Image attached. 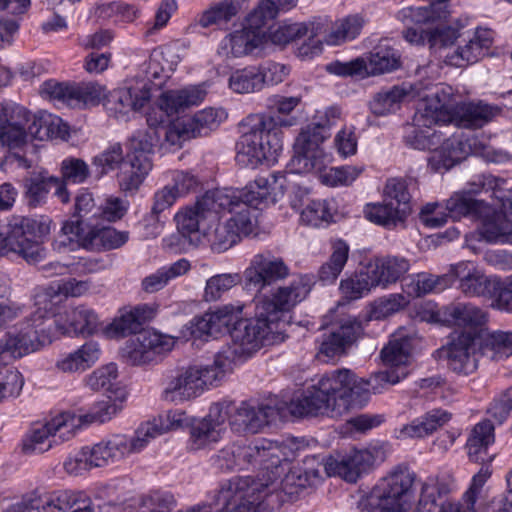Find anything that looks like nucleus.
<instances>
[{
    "label": "nucleus",
    "instance_id": "obj_1",
    "mask_svg": "<svg viewBox=\"0 0 512 512\" xmlns=\"http://www.w3.org/2000/svg\"><path fill=\"white\" fill-rule=\"evenodd\" d=\"M409 371L374 373L369 379L360 378L349 369H339L322 375L315 383L295 396L289 412L295 416H328L337 418L351 408L364 406L371 393L383 392L407 377Z\"/></svg>",
    "mask_w": 512,
    "mask_h": 512
},
{
    "label": "nucleus",
    "instance_id": "obj_2",
    "mask_svg": "<svg viewBox=\"0 0 512 512\" xmlns=\"http://www.w3.org/2000/svg\"><path fill=\"white\" fill-rule=\"evenodd\" d=\"M287 176L281 172L258 176L248 183L239 196L226 190L206 192L192 204L181 208L174 216L176 224L220 222L225 215L226 224H252L260 205L281 199L287 187Z\"/></svg>",
    "mask_w": 512,
    "mask_h": 512
},
{
    "label": "nucleus",
    "instance_id": "obj_3",
    "mask_svg": "<svg viewBox=\"0 0 512 512\" xmlns=\"http://www.w3.org/2000/svg\"><path fill=\"white\" fill-rule=\"evenodd\" d=\"M312 288L311 278L299 275L289 285L257 298L255 317L242 320L231 331L232 348L239 357H250L263 346L284 340L281 324L296 305L306 299Z\"/></svg>",
    "mask_w": 512,
    "mask_h": 512
},
{
    "label": "nucleus",
    "instance_id": "obj_4",
    "mask_svg": "<svg viewBox=\"0 0 512 512\" xmlns=\"http://www.w3.org/2000/svg\"><path fill=\"white\" fill-rule=\"evenodd\" d=\"M294 125V118L259 114L246 117L241 123L242 135L236 145L237 163L250 168L274 164L283 150L282 128Z\"/></svg>",
    "mask_w": 512,
    "mask_h": 512
},
{
    "label": "nucleus",
    "instance_id": "obj_5",
    "mask_svg": "<svg viewBox=\"0 0 512 512\" xmlns=\"http://www.w3.org/2000/svg\"><path fill=\"white\" fill-rule=\"evenodd\" d=\"M487 203L483 200L473 199L464 193H454L445 201L443 206L439 202H429L419 211V220L423 224H445L448 221L459 222L464 217L472 221H481L483 224H497L506 221L512 224V202L500 201Z\"/></svg>",
    "mask_w": 512,
    "mask_h": 512
},
{
    "label": "nucleus",
    "instance_id": "obj_6",
    "mask_svg": "<svg viewBox=\"0 0 512 512\" xmlns=\"http://www.w3.org/2000/svg\"><path fill=\"white\" fill-rule=\"evenodd\" d=\"M282 11L274 0H260L247 15L243 28L224 37L218 54L226 58H240L265 49L268 39L263 28Z\"/></svg>",
    "mask_w": 512,
    "mask_h": 512
},
{
    "label": "nucleus",
    "instance_id": "obj_7",
    "mask_svg": "<svg viewBox=\"0 0 512 512\" xmlns=\"http://www.w3.org/2000/svg\"><path fill=\"white\" fill-rule=\"evenodd\" d=\"M342 117L340 108L331 106L318 110L314 122L301 130L294 143L291 166L296 171L320 170L327 161L321 144L328 137L325 130L336 125Z\"/></svg>",
    "mask_w": 512,
    "mask_h": 512
},
{
    "label": "nucleus",
    "instance_id": "obj_8",
    "mask_svg": "<svg viewBox=\"0 0 512 512\" xmlns=\"http://www.w3.org/2000/svg\"><path fill=\"white\" fill-rule=\"evenodd\" d=\"M448 88H432L420 100L412 124L407 125L404 134L405 143L413 149L426 150L437 146L442 134L434 129L437 124H444L440 108L449 99Z\"/></svg>",
    "mask_w": 512,
    "mask_h": 512
},
{
    "label": "nucleus",
    "instance_id": "obj_9",
    "mask_svg": "<svg viewBox=\"0 0 512 512\" xmlns=\"http://www.w3.org/2000/svg\"><path fill=\"white\" fill-rule=\"evenodd\" d=\"M30 113L19 105H6L0 113V149L7 147L3 165L9 171L28 170L30 161L24 150L28 145Z\"/></svg>",
    "mask_w": 512,
    "mask_h": 512
},
{
    "label": "nucleus",
    "instance_id": "obj_10",
    "mask_svg": "<svg viewBox=\"0 0 512 512\" xmlns=\"http://www.w3.org/2000/svg\"><path fill=\"white\" fill-rule=\"evenodd\" d=\"M382 202L364 205L362 213L373 224L405 223L414 211L409 184L402 177L386 179L381 188Z\"/></svg>",
    "mask_w": 512,
    "mask_h": 512
},
{
    "label": "nucleus",
    "instance_id": "obj_11",
    "mask_svg": "<svg viewBox=\"0 0 512 512\" xmlns=\"http://www.w3.org/2000/svg\"><path fill=\"white\" fill-rule=\"evenodd\" d=\"M414 475L407 468L396 467L381 478L363 501L371 512H406Z\"/></svg>",
    "mask_w": 512,
    "mask_h": 512
},
{
    "label": "nucleus",
    "instance_id": "obj_12",
    "mask_svg": "<svg viewBox=\"0 0 512 512\" xmlns=\"http://www.w3.org/2000/svg\"><path fill=\"white\" fill-rule=\"evenodd\" d=\"M240 226H177L176 232L167 238L169 247L186 251L208 244L215 252H224L240 242Z\"/></svg>",
    "mask_w": 512,
    "mask_h": 512
},
{
    "label": "nucleus",
    "instance_id": "obj_13",
    "mask_svg": "<svg viewBox=\"0 0 512 512\" xmlns=\"http://www.w3.org/2000/svg\"><path fill=\"white\" fill-rule=\"evenodd\" d=\"M434 88H448L450 91L447 103L440 108L444 124H453L464 129H480L502 112L500 106L489 104L483 100L456 102L453 89L450 86L440 85Z\"/></svg>",
    "mask_w": 512,
    "mask_h": 512
},
{
    "label": "nucleus",
    "instance_id": "obj_14",
    "mask_svg": "<svg viewBox=\"0 0 512 512\" xmlns=\"http://www.w3.org/2000/svg\"><path fill=\"white\" fill-rule=\"evenodd\" d=\"M212 376L203 364L195 363L178 369L169 376L161 392V399L168 403L182 404L198 398L214 387Z\"/></svg>",
    "mask_w": 512,
    "mask_h": 512
},
{
    "label": "nucleus",
    "instance_id": "obj_15",
    "mask_svg": "<svg viewBox=\"0 0 512 512\" xmlns=\"http://www.w3.org/2000/svg\"><path fill=\"white\" fill-rule=\"evenodd\" d=\"M212 376L203 364L195 363L178 369L169 376L161 392V399L168 403L182 404L198 398L214 387Z\"/></svg>",
    "mask_w": 512,
    "mask_h": 512
},
{
    "label": "nucleus",
    "instance_id": "obj_16",
    "mask_svg": "<svg viewBox=\"0 0 512 512\" xmlns=\"http://www.w3.org/2000/svg\"><path fill=\"white\" fill-rule=\"evenodd\" d=\"M386 459V451L381 444L373 443L361 448H353L341 458L328 457L324 464L327 476H340L346 481L355 482Z\"/></svg>",
    "mask_w": 512,
    "mask_h": 512
},
{
    "label": "nucleus",
    "instance_id": "obj_17",
    "mask_svg": "<svg viewBox=\"0 0 512 512\" xmlns=\"http://www.w3.org/2000/svg\"><path fill=\"white\" fill-rule=\"evenodd\" d=\"M175 345L176 338L171 335L156 330H144L125 343L121 356L131 366H149L158 363Z\"/></svg>",
    "mask_w": 512,
    "mask_h": 512
},
{
    "label": "nucleus",
    "instance_id": "obj_18",
    "mask_svg": "<svg viewBox=\"0 0 512 512\" xmlns=\"http://www.w3.org/2000/svg\"><path fill=\"white\" fill-rule=\"evenodd\" d=\"M400 66L398 52L388 46H378L366 57H359L349 62H334L328 70L339 76H375L389 73Z\"/></svg>",
    "mask_w": 512,
    "mask_h": 512
},
{
    "label": "nucleus",
    "instance_id": "obj_19",
    "mask_svg": "<svg viewBox=\"0 0 512 512\" xmlns=\"http://www.w3.org/2000/svg\"><path fill=\"white\" fill-rule=\"evenodd\" d=\"M161 113L152 111L147 116V127L136 131L130 140V146L144 152L154 153L158 148L163 153L181 148V136L174 122L165 124Z\"/></svg>",
    "mask_w": 512,
    "mask_h": 512
},
{
    "label": "nucleus",
    "instance_id": "obj_20",
    "mask_svg": "<svg viewBox=\"0 0 512 512\" xmlns=\"http://www.w3.org/2000/svg\"><path fill=\"white\" fill-rule=\"evenodd\" d=\"M281 415L280 408L271 402L247 400L236 407L231 402L227 420L231 429L237 433L257 434Z\"/></svg>",
    "mask_w": 512,
    "mask_h": 512
},
{
    "label": "nucleus",
    "instance_id": "obj_21",
    "mask_svg": "<svg viewBox=\"0 0 512 512\" xmlns=\"http://www.w3.org/2000/svg\"><path fill=\"white\" fill-rule=\"evenodd\" d=\"M79 419L74 412L63 411L44 417L34 423V454H43L78 432Z\"/></svg>",
    "mask_w": 512,
    "mask_h": 512
},
{
    "label": "nucleus",
    "instance_id": "obj_22",
    "mask_svg": "<svg viewBox=\"0 0 512 512\" xmlns=\"http://www.w3.org/2000/svg\"><path fill=\"white\" fill-rule=\"evenodd\" d=\"M231 401L213 403L206 416L194 419L190 424L189 445L192 450H201L219 442L225 433Z\"/></svg>",
    "mask_w": 512,
    "mask_h": 512
},
{
    "label": "nucleus",
    "instance_id": "obj_23",
    "mask_svg": "<svg viewBox=\"0 0 512 512\" xmlns=\"http://www.w3.org/2000/svg\"><path fill=\"white\" fill-rule=\"evenodd\" d=\"M482 334L453 332L448 343L441 349L449 367L457 372L469 374L476 370L481 353Z\"/></svg>",
    "mask_w": 512,
    "mask_h": 512
},
{
    "label": "nucleus",
    "instance_id": "obj_24",
    "mask_svg": "<svg viewBox=\"0 0 512 512\" xmlns=\"http://www.w3.org/2000/svg\"><path fill=\"white\" fill-rule=\"evenodd\" d=\"M421 318L427 322H443L450 325L462 327L465 331L461 333L479 332L483 335L486 323V313L479 307L470 303H458L444 307L441 311H434L431 305L421 313Z\"/></svg>",
    "mask_w": 512,
    "mask_h": 512
},
{
    "label": "nucleus",
    "instance_id": "obj_25",
    "mask_svg": "<svg viewBox=\"0 0 512 512\" xmlns=\"http://www.w3.org/2000/svg\"><path fill=\"white\" fill-rule=\"evenodd\" d=\"M268 489V484L234 479L221 489L219 500L225 504V512H257L258 505L268 495Z\"/></svg>",
    "mask_w": 512,
    "mask_h": 512
},
{
    "label": "nucleus",
    "instance_id": "obj_26",
    "mask_svg": "<svg viewBox=\"0 0 512 512\" xmlns=\"http://www.w3.org/2000/svg\"><path fill=\"white\" fill-rule=\"evenodd\" d=\"M459 279V288L467 296H495L501 286L497 277L486 276L473 262L462 261L451 265L449 279Z\"/></svg>",
    "mask_w": 512,
    "mask_h": 512
},
{
    "label": "nucleus",
    "instance_id": "obj_27",
    "mask_svg": "<svg viewBox=\"0 0 512 512\" xmlns=\"http://www.w3.org/2000/svg\"><path fill=\"white\" fill-rule=\"evenodd\" d=\"M61 231L85 248L115 249L128 240V233L114 226H62Z\"/></svg>",
    "mask_w": 512,
    "mask_h": 512
},
{
    "label": "nucleus",
    "instance_id": "obj_28",
    "mask_svg": "<svg viewBox=\"0 0 512 512\" xmlns=\"http://www.w3.org/2000/svg\"><path fill=\"white\" fill-rule=\"evenodd\" d=\"M289 274L290 269L282 258L259 253L252 257L244 270V279L247 284L263 289Z\"/></svg>",
    "mask_w": 512,
    "mask_h": 512
},
{
    "label": "nucleus",
    "instance_id": "obj_29",
    "mask_svg": "<svg viewBox=\"0 0 512 512\" xmlns=\"http://www.w3.org/2000/svg\"><path fill=\"white\" fill-rule=\"evenodd\" d=\"M494 34L488 28H476L464 44L457 46L451 53L443 56L450 66L465 67L482 59L493 44Z\"/></svg>",
    "mask_w": 512,
    "mask_h": 512
},
{
    "label": "nucleus",
    "instance_id": "obj_30",
    "mask_svg": "<svg viewBox=\"0 0 512 512\" xmlns=\"http://www.w3.org/2000/svg\"><path fill=\"white\" fill-rule=\"evenodd\" d=\"M99 324L98 315L84 304L68 307L55 318L57 329L72 337L92 335L97 332Z\"/></svg>",
    "mask_w": 512,
    "mask_h": 512
},
{
    "label": "nucleus",
    "instance_id": "obj_31",
    "mask_svg": "<svg viewBox=\"0 0 512 512\" xmlns=\"http://www.w3.org/2000/svg\"><path fill=\"white\" fill-rule=\"evenodd\" d=\"M151 97L150 88L146 83H136L110 92L106 108L116 118H125L130 111H140Z\"/></svg>",
    "mask_w": 512,
    "mask_h": 512
},
{
    "label": "nucleus",
    "instance_id": "obj_32",
    "mask_svg": "<svg viewBox=\"0 0 512 512\" xmlns=\"http://www.w3.org/2000/svg\"><path fill=\"white\" fill-rule=\"evenodd\" d=\"M227 119V112L223 108H205L188 120L174 122L176 130L181 136V146L191 138L206 136L216 130Z\"/></svg>",
    "mask_w": 512,
    "mask_h": 512
},
{
    "label": "nucleus",
    "instance_id": "obj_33",
    "mask_svg": "<svg viewBox=\"0 0 512 512\" xmlns=\"http://www.w3.org/2000/svg\"><path fill=\"white\" fill-rule=\"evenodd\" d=\"M361 323L353 317L342 318L322 341L319 353L328 359L342 355L362 334Z\"/></svg>",
    "mask_w": 512,
    "mask_h": 512
},
{
    "label": "nucleus",
    "instance_id": "obj_34",
    "mask_svg": "<svg viewBox=\"0 0 512 512\" xmlns=\"http://www.w3.org/2000/svg\"><path fill=\"white\" fill-rule=\"evenodd\" d=\"M156 314V308L149 304H141L122 309L117 317L103 330L108 338H122L136 333L144 323Z\"/></svg>",
    "mask_w": 512,
    "mask_h": 512
},
{
    "label": "nucleus",
    "instance_id": "obj_35",
    "mask_svg": "<svg viewBox=\"0 0 512 512\" xmlns=\"http://www.w3.org/2000/svg\"><path fill=\"white\" fill-rule=\"evenodd\" d=\"M127 396L125 388H115L112 393H105L104 398L95 402L87 412L81 414L74 413V417L79 419L78 431L83 426L95 422L105 423L112 420L124 409Z\"/></svg>",
    "mask_w": 512,
    "mask_h": 512
},
{
    "label": "nucleus",
    "instance_id": "obj_36",
    "mask_svg": "<svg viewBox=\"0 0 512 512\" xmlns=\"http://www.w3.org/2000/svg\"><path fill=\"white\" fill-rule=\"evenodd\" d=\"M151 152H144L140 149L130 146L127 155V163L118 175V181L121 190L124 192L136 191L149 172L152 170Z\"/></svg>",
    "mask_w": 512,
    "mask_h": 512
},
{
    "label": "nucleus",
    "instance_id": "obj_37",
    "mask_svg": "<svg viewBox=\"0 0 512 512\" xmlns=\"http://www.w3.org/2000/svg\"><path fill=\"white\" fill-rule=\"evenodd\" d=\"M208 88L209 85L203 82L179 90L165 91L157 100L158 108L168 116L181 109L199 105L207 96Z\"/></svg>",
    "mask_w": 512,
    "mask_h": 512
},
{
    "label": "nucleus",
    "instance_id": "obj_38",
    "mask_svg": "<svg viewBox=\"0 0 512 512\" xmlns=\"http://www.w3.org/2000/svg\"><path fill=\"white\" fill-rule=\"evenodd\" d=\"M180 62L178 49L175 46H165L154 49L149 59L142 65L144 79L140 83L163 80L170 77Z\"/></svg>",
    "mask_w": 512,
    "mask_h": 512
},
{
    "label": "nucleus",
    "instance_id": "obj_39",
    "mask_svg": "<svg viewBox=\"0 0 512 512\" xmlns=\"http://www.w3.org/2000/svg\"><path fill=\"white\" fill-rule=\"evenodd\" d=\"M247 467L258 466L269 470L278 469L283 461L286 460L284 448L277 442L268 439H259L249 445H246Z\"/></svg>",
    "mask_w": 512,
    "mask_h": 512
},
{
    "label": "nucleus",
    "instance_id": "obj_40",
    "mask_svg": "<svg viewBox=\"0 0 512 512\" xmlns=\"http://www.w3.org/2000/svg\"><path fill=\"white\" fill-rule=\"evenodd\" d=\"M89 446L97 468L107 467L131 455L126 443V434H113Z\"/></svg>",
    "mask_w": 512,
    "mask_h": 512
},
{
    "label": "nucleus",
    "instance_id": "obj_41",
    "mask_svg": "<svg viewBox=\"0 0 512 512\" xmlns=\"http://www.w3.org/2000/svg\"><path fill=\"white\" fill-rule=\"evenodd\" d=\"M308 194L309 190L307 188L297 187L294 191L295 199L291 200V206L300 212L302 222L309 224L318 221L327 223L338 221L333 214L334 203L327 200H312L306 204L304 209L300 210L303 206L302 199Z\"/></svg>",
    "mask_w": 512,
    "mask_h": 512
},
{
    "label": "nucleus",
    "instance_id": "obj_42",
    "mask_svg": "<svg viewBox=\"0 0 512 512\" xmlns=\"http://www.w3.org/2000/svg\"><path fill=\"white\" fill-rule=\"evenodd\" d=\"M428 159V165L434 172H445L466 159V151L462 149L461 138L457 135L440 141Z\"/></svg>",
    "mask_w": 512,
    "mask_h": 512
},
{
    "label": "nucleus",
    "instance_id": "obj_43",
    "mask_svg": "<svg viewBox=\"0 0 512 512\" xmlns=\"http://www.w3.org/2000/svg\"><path fill=\"white\" fill-rule=\"evenodd\" d=\"M25 226H0V256L11 253L24 258L28 263L32 259L30 250L32 241L30 232L25 231Z\"/></svg>",
    "mask_w": 512,
    "mask_h": 512
},
{
    "label": "nucleus",
    "instance_id": "obj_44",
    "mask_svg": "<svg viewBox=\"0 0 512 512\" xmlns=\"http://www.w3.org/2000/svg\"><path fill=\"white\" fill-rule=\"evenodd\" d=\"M464 24L460 20H454L446 24H439L427 29V45L429 49L443 60L446 53H451L450 48L461 36Z\"/></svg>",
    "mask_w": 512,
    "mask_h": 512
},
{
    "label": "nucleus",
    "instance_id": "obj_45",
    "mask_svg": "<svg viewBox=\"0 0 512 512\" xmlns=\"http://www.w3.org/2000/svg\"><path fill=\"white\" fill-rule=\"evenodd\" d=\"M425 94L419 93L414 87L394 86L376 94L370 107L374 114L384 116L396 112L406 100L416 96L421 99Z\"/></svg>",
    "mask_w": 512,
    "mask_h": 512
},
{
    "label": "nucleus",
    "instance_id": "obj_46",
    "mask_svg": "<svg viewBox=\"0 0 512 512\" xmlns=\"http://www.w3.org/2000/svg\"><path fill=\"white\" fill-rule=\"evenodd\" d=\"M69 138L70 128L60 117L45 110L34 114V139L67 141Z\"/></svg>",
    "mask_w": 512,
    "mask_h": 512
},
{
    "label": "nucleus",
    "instance_id": "obj_47",
    "mask_svg": "<svg viewBox=\"0 0 512 512\" xmlns=\"http://www.w3.org/2000/svg\"><path fill=\"white\" fill-rule=\"evenodd\" d=\"M190 269L191 264L187 259H179L144 277L141 281V288L150 294L158 292L165 288L170 281L187 274Z\"/></svg>",
    "mask_w": 512,
    "mask_h": 512
},
{
    "label": "nucleus",
    "instance_id": "obj_48",
    "mask_svg": "<svg viewBox=\"0 0 512 512\" xmlns=\"http://www.w3.org/2000/svg\"><path fill=\"white\" fill-rule=\"evenodd\" d=\"M411 339L403 335H395L382 349L381 358L383 363L392 370L409 371L411 364Z\"/></svg>",
    "mask_w": 512,
    "mask_h": 512
},
{
    "label": "nucleus",
    "instance_id": "obj_49",
    "mask_svg": "<svg viewBox=\"0 0 512 512\" xmlns=\"http://www.w3.org/2000/svg\"><path fill=\"white\" fill-rule=\"evenodd\" d=\"M495 441L494 426L489 420L477 423L466 441L467 455L471 461L484 462L487 450Z\"/></svg>",
    "mask_w": 512,
    "mask_h": 512
},
{
    "label": "nucleus",
    "instance_id": "obj_50",
    "mask_svg": "<svg viewBox=\"0 0 512 512\" xmlns=\"http://www.w3.org/2000/svg\"><path fill=\"white\" fill-rule=\"evenodd\" d=\"M330 157L327 154V161L322 169L309 170V171H296L290 165L291 173H317L321 183L330 187L349 186L351 185L364 171L361 166L345 165L340 167H331L326 169Z\"/></svg>",
    "mask_w": 512,
    "mask_h": 512
},
{
    "label": "nucleus",
    "instance_id": "obj_51",
    "mask_svg": "<svg viewBox=\"0 0 512 512\" xmlns=\"http://www.w3.org/2000/svg\"><path fill=\"white\" fill-rule=\"evenodd\" d=\"M92 15L101 22L129 23L137 18L138 10L123 1L101 0L94 5Z\"/></svg>",
    "mask_w": 512,
    "mask_h": 512
},
{
    "label": "nucleus",
    "instance_id": "obj_52",
    "mask_svg": "<svg viewBox=\"0 0 512 512\" xmlns=\"http://www.w3.org/2000/svg\"><path fill=\"white\" fill-rule=\"evenodd\" d=\"M481 353L493 361H502L512 356V332L485 330L481 338Z\"/></svg>",
    "mask_w": 512,
    "mask_h": 512
},
{
    "label": "nucleus",
    "instance_id": "obj_53",
    "mask_svg": "<svg viewBox=\"0 0 512 512\" xmlns=\"http://www.w3.org/2000/svg\"><path fill=\"white\" fill-rule=\"evenodd\" d=\"M349 257L348 244L339 239L332 242V253L329 259L321 265L318 278L324 284H332L344 269Z\"/></svg>",
    "mask_w": 512,
    "mask_h": 512
},
{
    "label": "nucleus",
    "instance_id": "obj_54",
    "mask_svg": "<svg viewBox=\"0 0 512 512\" xmlns=\"http://www.w3.org/2000/svg\"><path fill=\"white\" fill-rule=\"evenodd\" d=\"M450 490V485L445 479L428 477L421 484L415 512H434L438 500L446 496Z\"/></svg>",
    "mask_w": 512,
    "mask_h": 512
},
{
    "label": "nucleus",
    "instance_id": "obj_55",
    "mask_svg": "<svg viewBox=\"0 0 512 512\" xmlns=\"http://www.w3.org/2000/svg\"><path fill=\"white\" fill-rule=\"evenodd\" d=\"M450 284L449 273L442 276L418 273L406 279L404 292L407 294L406 297H420L435 290H442Z\"/></svg>",
    "mask_w": 512,
    "mask_h": 512
},
{
    "label": "nucleus",
    "instance_id": "obj_56",
    "mask_svg": "<svg viewBox=\"0 0 512 512\" xmlns=\"http://www.w3.org/2000/svg\"><path fill=\"white\" fill-rule=\"evenodd\" d=\"M364 23V18L358 14L348 15L337 20L326 36L327 44L340 45L355 39L360 34Z\"/></svg>",
    "mask_w": 512,
    "mask_h": 512
},
{
    "label": "nucleus",
    "instance_id": "obj_57",
    "mask_svg": "<svg viewBox=\"0 0 512 512\" xmlns=\"http://www.w3.org/2000/svg\"><path fill=\"white\" fill-rule=\"evenodd\" d=\"M118 366L115 363L102 365L85 378V384L93 391L112 393L115 388H124L118 381Z\"/></svg>",
    "mask_w": 512,
    "mask_h": 512
},
{
    "label": "nucleus",
    "instance_id": "obj_58",
    "mask_svg": "<svg viewBox=\"0 0 512 512\" xmlns=\"http://www.w3.org/2000/svg\"><path fill=\"white\" fill-rule=\"evenodd\" d=\"M228 87L237 94H250L261 91L262 88L256 65H249L232 71L228 78Z\"/></svg>",
    "mask_w": 512,
    "mask_h": 512
},
{
    "label": "nucleus",
    "instance_id": "obj_59",
    "mask_svg": "<svg viewBox=\"0 0 512 512\" xmlns=\"http://www.w3.org/2000/svg\"><path fill=\"white\" fill-rule=\"evenodd\" d=\"M458 136L461 138L462 149L466 151V158L470 155H476L492 162H502L509 158L507 153L495 151L490 147L483 137L477 135Z\"/></svg>",
    "mask_w": 512,
    "mask_h": 512
},
{
    "label": "nucleus",
    "instance_id": "obj_60",
    "mask_svg": "<svg viewBox=\"0 0 512 512\" xmlns=\"http://www.w3.org/2000/svg\"><path fill=\"white\" fill-rule=\"evenodd\" d=\"M512 244V226H478L475 233L466 236V243L475 249L476 242Z\"/></svg>",
    "mask_w": 512,
    "mask_h": 512
},
{
    "label": "nucleus",
    "instance_id": "obj_61",
    "mask_svg": "<svg viewBox=\"0 0 512 512\" xmlns=\"http://www.w3.org/2000/svg\"><path fill=\"white\" fill-rule=\"evenodd\" d=\"M163 435L155 419L142 422L132 436L126 435V443L132 454L140 453L153 440Z\"/></svg>",
    "mask_w": 512,
    "mask_h": 512
},
{
    "label": "nucleus",
    "instance_id": "obj_62",
    "mask_svg": "<svg viewBox=\"0 0 512 512\" xmlns=\"http://www.w3.org/2000/svg\"><path fill=\"white\" fill-rule=\"evenodd\" d=\"M246 445L230 444L213 457V464L221 470L247 468Z\"/></svg>",
    "mask_w": 512,
    "mask_h": 512
},
{
    "label": "nucleus",
    "instance_id": "obj_63",
    "mask_svg": "<svg viewBox=\"0 0 512 512\" xmlns=\"http://www.w3.org/2000/svg\"><path fill=\"white\" fill-rule=\"evenodd\" d=\"M70 107L84 108L95 106L100 103L105 96V89L96 83H87L83 85H72Z\"/></svg>",
    "mask_w": 512,
    "mask_h": 512
},
{
    "label": "nucleus",
    "instance_id": "obj_64",
    "mask_svg": "<svg viewBox=\"0 0 512 512\" xmlns=\"http://www.w3.org/2000/svg\"><path fill=\"white\" fill-rule=\"evenodd\" d=\"M94 468L97 466L89 445L72 451L63 461L64 471L72 476L83 475Z\"/></svg>",
    "mask_w": 512,
    "mask_h": 512
}]
</instances>
